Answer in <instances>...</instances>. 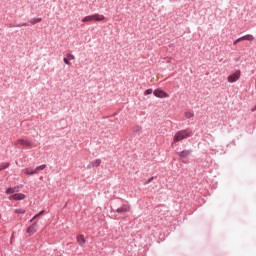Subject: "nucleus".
<instances>
[{"instance_id": "1", "label": "nucleus", "mask_w": 256, "mask_h": 256, "mask_svg": "<svg viewBox=\"0 0 256 256\" xmlns=\"http://www.w3.org/2000/svg\"><path fill=\"white\" fill-rule=\"evenodd\" d=\"M191 137V133L187 130L178 131L173 138V143H178V141H183V139H187Z\"/></svg>"}, {"instance_id": "2", "label": "nucleus", "mask_w": 256, "mask_h": 256, "mask_svg": "<svg viewBox=\"0 0 256 256\" xmlns=\"http://www.w3.org/2000/svg\"><path fill=\"white\" fill-rule=\"evenodd\" d=\"M241 79V70H237L235 73L228 76L227 81L228 83H236Z\"/></svg>"}, {"instance_id": "3", "label": "nucleus", "mask_w": 256, "mask_h": 256, "mask_svg": "<svg viewBox=\"0 0 256 256\" xmlns=\"http://www.w3.org/2000/svg\"><path fill=\"white\" fill-rule=\"evenodd\" d=\"M15 145H20L21 147H33V142H31L30 140L27 139H18L15 142Z\"/></svg>"}, {"instance_id": "4", "label": "nucleus", "mask_w": 256, "mask_h": 256, "mask_svg": "<svg viewBox=\"0 0 256 256\" xmlns=\"http://www.w3.org/2000/svg\"><path fill=\"white\" fill-rule=\"evenodd\" d=\"M27 196L23 193H16L9 196L10 201H23Z\"/></svg>"}, {"instance_id": "5", "label": "nucleus", "mask_w": 256, "mask_h": 256, "mask_svg": "<svg viewBox=\"0 0 256 256\" xmlns=\"http://www.w3.org/2000/svg\"><path fill=\"white\" fill-rule=\"evenodd\" d=\"M154 96L158 97L159 99H166L167 97H169V94H167V92L161 90V89H156L154 90Z\"/></svg>"}, {"instance_id": "6", "label": "nucleus", "mask_w": 256, "mask_h": 256, "mask_svg": "<svg viewBox=\"0 0 256 256\" xmlns=\"http://www.w3.org/2000/svg\"><path fill=\"white\" fill-rule=\"evenodd\" d=\"M26 233L31 237L37 233V223H33L30 227L27 228Z\"/></svg>"}, {"instance_id": "7", "label": "nucleus", "mask_w": 256, "mask_h": 256, "mask_svg": "<svg viewBox=\"0 0 256 256\" xmlns=\"http://www.w3.org/2000/svg\"><path fill=\"white\" fill-rule=\"evenodd\" d=\"M76 240H77L78 245H80V247H85V243H86L85 235H83V234L78 235Z\"/></svg>"}, {"instance_id": "8", "label": "nucleus", "mask_w": 256, "mask_h": 256, "mask_svg": "<svg viewBox=\"0 0 256 256\" xmlns=\"http://www.w3.org/2000/svg\"><path fill=\"white\" fill-rule=\"evenodd\" d=\"M130 211H131V206L129 205H124L117 209V213H122V214L129 213Z\"/></svg>"}, {"instance_id": "9", "label": "nucleus", "mask_w": 256, "mask_h": 256, "mask_svg": "<svg viewBox=\"0 0 256 256\" xmlns=\"http://www.w3.org/2000/svg\"><path fill=\"white\" fill-rule=\"evenodd\" d=\"M101 165V159H96L88 164V169H92V167H99Z\"/></svg>"}, {"instance_id": "10", "label": "nucleus", "mask_w": 256, "mask_h": 256, "mask_svg": "<svg viewBox=\"0 0 256 256\" xmlns=\"http://www.w3.org/2000/svg\"><path fill=\"white\" fill-rule=\"evenodd\" d=\"M13 193H19V186H15L13 188H8L6 190V195H13Z\"/></svg>"}, {"instance_id": "11", "label": "nucleus", "mask_w": 256, "mask_h": 256, "mask_svg": "<svg viewBox=\"0 0 256 256\" xmlns=\"http://www.w3.org/2000/svg\"><path fill=\"white\" fill-rule=\"evenodd\" d=\"M92 19L93 21H105V16L102 14H93Z\"/></svg>"}, {"instance_id": "12", "label": "nucleus", "mask_w": 256, "mask_h": 256, "mask_svg": "<svg viewBox=\"0 0 256 256\" xmlns=\"http://www.w3.org/2000/svg\"><path fill=\"white\" fill-rule=\"evenodd\" d=\"M23 173H24L25 175H36L35 169H32V168H25V169L23 170Z\"/></svg>"}, {"instance_id": "13", "label": "nucleus", "mask_w": 256, "mask_h": 256, "mask_svg": "<svg viewBox=\"0 0 256 256\" xmlns=\"http://www.w3.org/2000/svg\"><path fill=\"white\" fill-rule=\"evenodd\" d=\"M93 22V15L86 16L82 19V23H91Z\"/></svg>"}, {"instance_id": "14", "label": "nucleus", "mask_w": 256, "mask_h": 256, "mask_svg": "<svg viewBox=\"0 0 256 256\" xmlns=\"http://www.w3.org/2000/svg\"><path fill=\"white\" fill-rule=\"evenodd\" d=\"M242 41H253V39H255V37H253V35L247 34L245 36L241 37Z\"/></svg>"}, {"instance_id": "15", "label": "nucleus", "mask_w": 256, "mask_h": 256, "mask_svg": "<svg viewBox=\"0 0 256 256\" xmlns=\"http://www.w3.org/2000/svg\"><path fill=\"white\" fill-rule=\"evenodd\" d=\"M190 154L191 152H189V150H184L179 153L180 157H182L183 159H185V157H189Z\"/></svg>"}, {"instance_id": "16", "label": "nucleus", "mask_w": 256, "mask_h": 256, "mask_svg": "<svg viewBox=\"0 0 256 256\" xmlns=\"http://www.w3.org/2000/svg\"><path fill=\"white\" fill-rule=\"evenodd\" d=\"M41 21H43V19L41 18H33L30 20L31 25H37V23H41Z\"/></svg>"}, {"instance_id": "17", "label": "nucleus", "mask_w": 256, "mask_h": 256, "mask_svg": "<svg viewBox=\"0 0 256 256\" xmlns=\"http://www.w3.org/2000/svg\"><path fill=\"white\" fill-rule=\"evenodd\" d=\"M185 117H186V119H191V118L195 117V113L193 111L185 112Z\"/></svg>"}, {"instance_id": "18", "label": "nucleus", "mask_w": 256, "mask_h": 256, "mask_svg": "<svg viewBox=\"0 0 256 256\" xmlns=\"http://www.w3.org/2000/svg\"><path fill=\"white\" fill-rule=\"evenodd\" d=\"M14 213H17L18 215H25L26 211L23 208H18L14 210Z\"/></svg>"}, {"instance_id": "19", "label": "nucleus", "mask_w": 256, "mask_h": 256, "mask_svg": "<svg viewBox=\"0 0 256 256\" xmlns=\"http://www.w3.org/2000/svg\"><path fill=\"white\" fill-rule=\"evenodd\" d=\"M45 167H47V165H45V164L36 167L34 169V171H36V175H37V173H39V171H43V169H45Z\"/></svg>"}, {"instance_id": "20", "label": "nucleus", "mask_w": 256, "mask_h": 256, "mask_svg": "<svg viewBox=\"0 0 256 256\" xmlns=\"http://www.w3.org/2000/svg\"><path fill=\"white\" fill-rule=\"evenodd\" d=\"M9 165H10L9 162L2 163L0 165V171H3L4 169H8Z\"/></svg>"}, {"instance_id": "21", "label": "nucleus", "mask_w": 256, "mask_h": 256, "mask_svg": "<svg viewBox=\"0 0 256 256\" xmlns=\"http://www.w3.org/2000/svg\"><path fill=\"white\" fill-rule=\"evenodd\" d=\"M151 93H153V89H147V90L144 92V95H151Z\"/></svg>"}, {"instance_id": "22", "label": "nucleus", "mask_w": 256, "mask_h": 256, "mask_svg": "<svg viewBox=\"0 0 256 256\" xmlns=\"http://www.w3.org/2000/svg\"><path fill=\"white\" fill-rule=\"evenodd\" d=\"M241 41H243V39L240 37L233 42V45H237V43H241Z\"/></svg>"}, {"instance_id": "23", "label": "nucleus", "mask_w": 256, "mask_h": 256, "mask_svg": "<svg viewBox=\"0 0 256 256\" xmlns=\"http://www.w3.org/2000/svg\"><path fill=\"white\" fill-rule=\"evenodd\" d=\"M63 61L66 65H71V62L68 60V58H64Z\"/></svg>"}, {"instance_id": "24", "label": "nucleus", "mask_w": 256, "mask_h": 256, "mask_svg": "<svg viewBox=\"0 0 256 256\" xmlns=\"http://www.w3.org/2000/svg\"><path fill=\"white\" fill-rule=\"evenodd\" d=\"M16 27H28V24L27 23L18 24L16 25Z\"/></svg>"}, {"instance_id": "25", "label": "nucleus", "mask_w": 256, "mask_h": 256, "mask_svg": "<svg viewBox=\"0 0 256 256\" xmlns=\"http://www.w3.org/2000/svg\"><path fill=\"white\" fill-rule=\"evenodd\" d=\"M39 218V214H36L31 220L30 223H33V221H35V219Z\"/></svg>"}, {"instance_id": "26", "label": "nucleus", "mask_w": 256, "mask_h": 256, "mask_svg": "<svg viewBox=\"0 0 256 256\" xmlns=\"http://www.w3.org/2000/svg\"><path fill=\"white\" fill-rule=\"evenodd\" d=\"M68 59H75V56L73 54H67Z\"/></svg>"}, {"instance_id": "27", "label": "nucleus", "mask_w": 256, "mask_h": 256, "mask_svg": "<svg viewBox=\"0 0 256 256\" xmlns=\"http://www.w3.org/2000/svg\"><path fill=\"white\" fill-rule=\"evenodd\" d=\"M134 131H137L138 133L141 131V127L140 126H136L135 128H134Z\"/></svg>"}, {"instance_id": "28", "label": "nucleus", "mask_w": 256, "mask_h": 256, "mask_svg": "<svg viewBox=\"0 0 256 256\" xmlns=\"http://www.w3.org/2000/svg\"><path fill=\"white\" fill-rule=\"evenodd\" d=\"M43 213H45V211H41L40 213H38V216L41 217V215H43Z\"/></svg>"}, {"instance_id": "29", "label": "nucleus", "mask_w": 256, "mask_h": 256, "mask_svg": "<svg viewBox=\"0 0 256 256\" xmlns=\"http://www.w3.org/2000/svg\"><path fill=\"white\" fill-rule=\"evenodd\" d=\"M151 181H153V177H151V178L148 180V183H151Z\"/></svg>"}]
</instances>
